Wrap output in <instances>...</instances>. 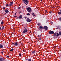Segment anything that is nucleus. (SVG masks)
Returning a JSON list of instances; mask_svg holds the SVG:
<instances>
[{
    "instance_id": "obj_1",
    "label": "nucleus",
    "mask_w": 61,
    "mask_h": 61,
    "mask_svg": "<svg viewBox=\"0 0 61 61\" xmlns=\"http://www.w3.org/2000/svg\"><path fill=\"white\" fill-rule=\"evenodd\" d=\"M24 29L23 30V32L24 33H25L27 32L28 30L25 27L24 28Z\"/></svg>"
},
{
    "instance_id": "obj_2",
    "label": "nucleus",
    "mask_w": 61,
    "mask_h": 61,
    "mask_svg": "<svg viewBox=\"0 0 61 61\" xmlns=\"http://www.w3.org/2000/svg\"><path fill=\"white\" fill-rule=\"evenodd\" d=\"M23 2H24V4H26V5H27L28 4L27 3H28V2L27 0H23Z\"/></svg>"
},
{
    "instance_id": "obj_3",
    "label": "nucleus",
    "mask_w": 61,
    "mask_h": 61,
    "mask_svg": "<svg viewBox=\"0 0 61 61\" xmlns=\"http://www.w3.org/2000/svg\"><path fill=\"white\" fill-rule=\"evenodd\" d=\"M26 9L28 12H31V8L30 7L26 8Z\"/></svg>"
},
{
    "instance_id": "obj_4",
    "label": "nucleus",
    "mask_w": 61,
    "mask_h": 61,
    "mask_svg": "<svg viewBox=\"0 0 61 61\" xmlns=\"http://www.w3.org/2000/svg\"><path fill=\"white\" fill-rule=\"evenodd\" d=\"M54 33V31H49V33L50 35H52V34H53Z\"/></svg>"
},
{
    "instance_id": "obj_5",
    "label": "nucleus",
    "mask_w": 61,
    "mask_h": 61,
    "mask_svg": "<svg viewBox=\"0 0 61 61\" xmlns=\"http://www.w3.org/2000/svg\"><path fill=\"white\" fill-rule=\"evenodd\" d=\"M26 21H27V22H31V20L28 18L26 20Z\"/></svg>"
},
{
    "instance_id": "obj_6",
    "label": "nucleus",
    "mask_w": 61,
    "mask_h": 61,
    "mask_svg": "<svg viewBox=\"0 0 61 61\" xmlns=\"http://www.w3.org/2000/svg\"><path fill=\"white\" fill-rule=\"evenodd\" d=\"M44 28L45 30H47L48 29V28L46 26H45L44 27Z\"/></svg>"
},
{
    "instance_id": "obj_7",
    "label": "nucleus",
    "mask_w": 61,
    "mask_h": 61,
    "mask_svg": "<svg viewBox=\"0 0 61 61\" xmlns=\"http://www.w3.org/2000/svg\"><path fill=\"white\" fill-rule=\"evenodd\" d=\"M14 46H18V43L17 42H16L14 44Z\"/></svg>"
},
{
    "instance_id": "obj_8",
    "label": "nucleus",
    "mask_w": 61,
    "mask_h": 61,
    "mask_svg": "<svg viewBox=\"0 0 61 61\" xmlns=\"http://www.w3.org/2000/svg\"><path fill=\"white\" fill-rule=\"evenodd\" d=\"M4 61V59L3 58H0V61Z\"/></svg>"
},
{
    "instance_id": "obj_9",
    "label": "nucleus",
    "mask_w": 61,
    "mask_h": 61,
    "mask_svg": "<svg viewBox=\"0 0 61 61\" xmlns=\"http://www.w3.org/2000/svg\"><path fill=\"white\" fill-rule=\"evenodd\" d=\"M31 14L33 16H36V15H35V14L34 13H32Z\"/></svg>"
},
{
    "instance_id": "obj_10",
    "label": "nucleus",
    "mask_w": 61,
    "mask_h": 61,
    "mask_svg": "<svg viewBox=\"0 0 61 61\" xmlns=\"http://www.w3.org/2000/svg\"><path fill=\"white\" fill-rule=\"evenodd\" d=\"M39 28H40V29H43V28L42 26H40L39 27Z\"/></svg>"
},
{
    "instance_id": "obj_11",
    "label": "nucleus",
    "mask_w": 61,
    "mask_h": 61,
    "mask_svg": "<svg viewBox=\"0 0 61 61\" xmlns=\"http://www.w3.org/2000/svg\"><path fill=\"white\" fill-rule=\"evenodd\" d=\"M8 12H9V11H8V10H5V13H8Z\"/></svg>"
},
{
    "instance_id": "obj_12",
    "label": "nucleus",
    "mask_w": 61,
    "mask_h": 61,
    "mask_svg": "<svg viewBox=\"0 0 61 61\" xmlns=\"http://www.w3.org/2000/svg\"><path fill=\"white\" fill-rule=\"evenodd\" d=\"M22 15H20L19 17L20 19H21L22 18Z\"/></svg>"
},
{
    "instance_id": "obj_13",
    "label": "nucleus",
    "mask_w": 61,
    "mask_h": 61,
    "mask_svg": "<svg viewBox=\"0 0 61 61\" xmlns=\"http://www.w3.org/2000/svg\"><path fill=\"white\" fill-rule=\"evenodd\" d=\"M56 34H57V35H56V36L57 37L58 36H59V34L57 32Z\"/></svg>"
},
{
    "instance_id": "obj_14",
    "label": "nucleus",
    "mask_w": 61,
    "mask_h": 61,
    "mask_svg": "<svg viewBox=\"0 0 61 61\" xmlns=\"http://www.w3.org/2000/svg\"><path fill=\"white\" fill-rule=\"evenodd\" d=\"M0 47L1 48H3V46L2 45H0Z\"/></svg>"
},
{
    "instance_id": "obj_15",
    "label": "nucleus",
    "mask_w": 61,
    "mask_h": 61,
    "mask_svg": "<svg viewBox=\"0 0 61 61\" xmlns=\"http://www.w3.org/2000/svg\"><path fill=\"white\" fill-rule=\"evenodd\" d=\"M56 36V33H55L54 34V36Z\"/></svg>"
},
{
    "instance_id": "obj_16",
    "label": "nucleus",
    "mask_w": 61,
    "mask_h": 61,
    "mask_svg": "<svg viewBox=\"0 0 61 61\" xmlns=\"http://www.w3.org/2000/svg\"><path fill=\"white\" fill-rule=\"evenodd\" d=\"M1 25H4V23H3V21H2L1 22Z\"/></svg>"
},
{
    "instance_id": "obj_17",
    "label": "nucleus",
    "mask_w": 61,
    "mask_h": 61,
    "mask_svg": "<svg viewBox=\"0 0 61 61\" xmlns=\"http://www.w3.org/2000/svg\"><path fill=\"white\" fill-rule=\"evenodd\" d=\"M58 15H61V12H59L58 13Z\"/></svg>"
},
{
    "instance_id": "obj_18",
    "label": "nucleus",
    "mask_w": 61,
    "mask_h": 61,
    "mask_svg": "<svg viewBox=\"0 0 61 61\" xmlns=\"http://www.w3.org/2000/svg\"><path fill=\"white\" fill-rule=\"evenodd\" d=\"M10 4H11V5H13V2H11L10 3Z\"/></svg>"
},
{
    "instance_id": "obj_19",
    "label": "nucleus",
    "mask_w": 61,
    "mask_h": 61,
    "mask_svg": "<svg viewBox=\"0 0 61 61\" xmlns=\"http://www.w3.org/2000/svg\"><path fill=\"white\" fill-rule=\"evenodd\" d=\"M59 35L60 36H61V32L60 31L59 32Z\"/></svg>"
},
{
    "instance_id": "obj_20",
    "label": "nucleus",
    "mask_w": 61,
    "mask_h": 61,
    "mask_svg": "<svg viewBox=\"0 0 61 61\" xmlns=\"http://www.w3.org/2000/svg\"><path fill=\"white\" fill-rule=\"evenodd\" d=\"M13 50H14V49H12L11 50H10V51H13Z\"/></svg>"
},
{
    "instance_id": "obj_21",
    "label": "nucleus",
    "mask_w": 61,
    "mask_h": 61,
    "mask_svg": "<svg viewBox=\"0 0 61 61\" xmlns=\"http://www.w3.org/2000/svg\"><path fill=\"white\" fill-rule=\"evenodd\" d=\"M2 29H5V27H4V26H3L2 27Z\"/></svg>"
},
{
    "instance_id": "obj_22",
    "label": "nucleus",
    "mask_w": 61,
    "mask_h": 61,
    "mask_svg": "<svg viewBox=\"0 0 61 61\" xmlns=\"http://www.w3.org/2000/svg\"><path fill=\"white\" fill-rule=\"evenodd\" d=\"M32 52V53H33V54H34V53H35V51H33Z\"/></svg>"
},
{
    "instance_id": "obj_23",
    "label": "nucleus",
    "mask_w": 61,
    "mask_h": 61,
    "mask_svg": "<svg viewBox=\"0 0 61 61\" xmlns=\"http://www.w3.org/2000/svg\"><path fill=\"white\" fill-rule=\"evenodd\" d=\"M28 61H31V59H30L28 60Z\"/></svg>"
},
{
    "instance_id": "obj_24",
    "label": "nucleus",
    "mask_w": 61,
    "mask_h": 61,
    "mask_svg": "<svg viewBox=\"0 0 61 61\" xmlns=\"http://www.w3.org/2000/svg\"><path fill=\"white\" fill-rule=\"evenodd\" d=\"M37 25H40V23H38L37 24Z\"/></svg>"
},
{
    "instance_id": "obj_25",
    "label": "nucleus",
    "mask_w": 61,
    "mask_h": 61,
    "mask_svg": "<svg viewBox=\"0 0 61 61\" xmlns=\"http://www.w3.org/2000/svg\"><path fill=\"white\" fill-rule=\"evenodd\" d=\"M12 5L11 4H9V6H12Z\"/></svg>"
},
{
    "instance_id": "obj_26",
    "label": "nucleus",
    "mask_w": 61,
    "mask_h": 61,
    "mask_svg": "<svg viewBox=\"0 0 61 61\" xmlns=\"http://www.w3.org/2000/svg\"><path fill=\"white\" fill-rule=\"evenodd\" d=\"M20 8H21L20 7H18V9H20Z\"/></svg>"
},
{
    "instance_id": "obj_27",
    "label": "nucleus",
    "mask_w": 61,
    "mask_h": 61,
    "mask_svg": "<svg viewBox=\"0 0 61 61\" xmlns=\"http://www.w3.org/2000/svg\"><path fill=\"white\" fill-rule=\"evenodd\" d=\"M6 6H9V5H8V4H6Z\"/></svg>"
},
{
    "instance_id": "obj_28",
    "label": "nucleus",
    "mask_w": 61,
    "mask_h": 61,
    "mask_svg": "<svg viewBox=\"0 0 61 61\" xmlns=\"http://www.w3.org/2000/svg\"><path fill=\"white\" fill-rule=\"evenodd\" d=\"M27 15H30V14L29 13H28L27 14Z\"/></svg>"
},
{
    "instance_id": "obj_29",
    "label": "nucleus",
    "mask_w": 61,
    "mask_h": 61,
    "mask_svg": "<svg viewBox=\"0 0 61 61\" xmlns=\"http://www.w3.org/2000/svg\"><path fill=\"white\" fill-rule=\"evenodd\" d=\"M3 9H5V7H3Z\"/></svg>"
},
{
    "instance_id": "obj_30",
    "label": "nucleus",
    "mask_w": 61,
    "mask_h": 61,
    "mask_svg": "<svg viewBox=\"0 0 61 61\" xmlns=\"http://www.w3.org/2000/svg\"><path fill=\"white\" fill-rule=\"evenodd\" d=\"M59 19H60V21H61V18H59Z\"/></svg>"
},
{
    "instance_id": "obj_31",
    "label": "nucleus",
    "mask_w": 61,
    "mask_h": 61,
    "mask_svg": "<svg viewBox=\"0 0 61 61\" xmlns=\"http://www.w3.org/2000/svg\"><path fill=\"white\" fill-rule=\"evenodd\" d=\"M51 24H53V23L52 22H51Z\"/></svg>"
},
{
    "instance_id": "obj_32",
    "label": "nucleus",
    "mask_w": 61,
    "mask_h": 61,
    "mask_svg": "<svg viewBox=\"0 0 61 61\" xmlns=\"http://www.w3.org/2000/svg\"><path fill=\"white\" fill-rule=\"evenodd\" d=\"M19 56H21V54H19Z\"/></svg>"
},
{
    "instance_id": "obj_33",
    "label": "nucleus",
    "mask_w": 61,
    "mask_h": 61,
    "mask_svg": "<svg viewBox=\"0 0 61 61\" xmlns=\"http://www.w3.org/2000/svg\"><path fill=\"white\" fill-rule=\"evenodd\" d=\"M51 12L52 11H50V14H51Z\"/></svg>"
},
{
    "instance_id": "obj_34",
    "label": "nucleus",
    "mask_w": 61,
    "mask_h": 61,
    "mask_svg": "<svg viewBox=\"0 0 61 61\" xmlns=\"http://www.w3.org/2000/svg\"><path fill=\"white\" fill-rule=\"evenodd\" d=\"M39 39H40V40H41V38H40H40H39Z\"/></svg>"
},
{
    "instance_id": "obj_35",
    "label": "nucleus",
    "mask_w": 61,
    "mask_h": 61,
    "mask_svg": "<svg viewBox=\"0 0 61 61\" xmlns=\"http://www.w3.org/2000/svg\"><path fill=\"white\" fill-rule=\"evenodd\" d=\"M7 57H8V58H9V56H7Z\"/></svg>"
},
{
    "instance_id": "obj_36",
    "label": "nucleus",
    "mask_w": 61,
    "mask_h": 61,
    "mask_svg": "<svg viewBox=\"0 0 61 61\" xmlns=\"http://www.w3.org/2000/svg\"><path fill=\"white\" fill-rule=\"evenodd\" d=\"M14 17H15L16 16H15V15H14Z\"/></svg>"
},
{
    "instance_id": "obj_37",
    "label": "nucleus",
    "mask_w": 61,
    "mask_h": 61,
    "mask_svg": "<svg viewBox=\"0 0 61 61\" xmlns=\"http://www.w3.org/2000/svg\"><path fill=\"white\" fill-rule=\"evenodd\" d=\"M12 45H14V44L13 43H12Z\"/></svg>"
},
{
    "instance_id": "obj_38",
    "label": "nucleus",
    "mask_w": 61,
    "mask_h": 61,
    "mask_svg": "<svg viewBox=\"0 0 61 61\" xmlns=\"http://www.w3.org/2000/svg\"><path fill=\"white\" fill-rule=\"evenodd\" d=\"M15 15H16V13H15Z\"/></svg>"
},
{
    "instance_id": "obj_39",
    "label": "nucleus",
    "mask_w": 61,
    "mask_h": 61,
    "mask_svg": "<svg viewBox=\"0 0 61 61\" xmlns=\"http://www.w3.org/2000/svg\"><path fill=\"white\" fill-rule=\"evenodd\" d=\"M1 53H2V54H4V52H1Z\"/></svg>"
},
{
    "instance_id": "obj_40",
    "label": "nucleus",
    "mask_w": 61,
    "mask_h": 61,
    "mask_svg": "<svg viewBox=\"0 0 61 61\" xmlns=\"http://www.w3.org/2000/svg\"><path fill=\"white\" fill-rule=\"evenodd\" d=\"M1 29V27H0V30Z\"/></svg>"
},
{
    "instance_id": "obj_41",
    "label": "nucleus",
    "mask_w": 61,
    "mask_h": 61,
    "mask_svg": "<svg viewBox=\"0 0 61 61\" xmlns=\"http://www.w3.org/2000/svg\"><path fill=\"white\" fill-rule=\"evenodd\" d=\"M41 37V35H40V36L39 37Z\"/></svg>"
},
{
    "instance_id": "obj_42",
    "label": "nucleus",
    "mask_w": 61,
    "mask_h": 61,
    "mask_svg": "<svg viewBox=\"0 0 61 61\" xmlns=\"http://www.w3.org/2000/svg\"><path fill=\"white\" fill-rule=\"evenodd\" d=\"M38 36H39H39H39V35H38Z\"/></svg>"
},
{
    "instance_id": "obj_43",
    "label": "nucleus",
    "mask_w": 61,
    "mask_h": 61,
    "mask_svg": "<svg viewBox=\"0 0 61 61\" xmlns=\"http://www.w3.org/2000/svg\"><path fill=\"white\" fill-rule=\"evenodd\" d=\"M41 0V1H43V0Z\"/></svg>"
},
{
    "instance_id": "obj_44",
    "label": "nucleus",
    "mask_w": 61,
    "mask_h": 61,
    "mask_svg": "<svg viewBox=\"0 0 61 61\" xmlns=\"http://www.w3.org/2000/svg\"><path fill=\"white\" fill-rule=\"evenodd\" d=\"M30 33H31V31H30Z\"/></svg>"
},
{
    "instance_id": "obj_45",
    "label": "nucleus",
    "mask_w": 61,
    "mask_h": 61,
    "mask_svg": "<svg viewBox=\"0 0 61 61\" xmlns=\"http://www.w3.org/2000/svg\"><path fill=\"white\" fill-rule=\"evenodd\" d=\"M60 11L61 12V10H60Z\"/></svg>"
},
{
    "instance_id": "obj_46",
    "label": "nucleus",
    "mask_w": 61,
    "mask_h": 61,
    "mask_svg": "<svg viewBox=\"0 0 61 61\" xmlns=\"http://www.w3.org/2000/svg\"><path fill=\"white\" fill-rule=\"evenodd\" d=\"M5 15H6V13H5Z\"/></svg>"
},
{
    "instance_id": "obj_47",
    "label": "nucleus",
    "mask_w": 61,
    "mask_h": 61,
    "mask_svg": "<svg viewBox=\"0 0 61 61\" xmlns=\"http://www.w3.org/2000/svg\"><path fill=\"white\" fill-rule=\"evenodd\" d=\"M17 18H19L17 17Z\"/></svg>"
}]
</instances>
